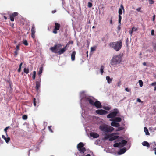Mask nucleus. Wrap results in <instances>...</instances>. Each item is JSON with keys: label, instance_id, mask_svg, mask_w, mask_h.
<instances>
[{"label": "nucleus", "instance_id": "nucleus-1", "mask_svg": "<svg viewBox=\"0 0 156 156\" xmlns=\"http://www.w3.org/2000/svg\"><path fill=\"white\" fill-rule=\"evenodd\" d=\"M80 106L83 111V107H87L89 105L92 106L94 105L98 108H101V105L100 101H95V100L93 97L87 95L84 91L80 93Z\"/></svg>", "mask_w": 156, "mask_h": 156}, {"label": "nucleus", "instance_id": "nucleus-2", "mask_svg": "<svg viewBox=\"0 0 156 156\" xmlns=\"http://www.w3.org/2000/svg\"><path fill=\"white\" fill-rule=\"evenodd\" d=\"M122 55L120 54L114 56L111 60V65L115 67L120 64L122 61Z\"/></svg>", "mask_w": 156, "mask_h": 156}, {"label": "nucleus", "instance_id": "nucleus-3", "mask_svg": "<svg viewBox=\"0 0 156 156\" xmlns=\"http://www.w3.org/2000/svg\"><path fill=\"white\" fill-rule=\"evenodd\" d=\"M99 129L101 131L105 133L111 132L114 129L113 127L105 123L101 124L99 127Z\"/></svg>", "mask_w": 156, "mask_h": 156}, {"label": "nucleus", "instance_id": "nucleus-4", "mask_svg": "<svg viewBox=\"0 0 156 156\" xmlns=\"http://www.w3.org/2000/svg\"><path fill=\"white\" fill-rule=\"evenodd\" d=\"M122 44V42L121 41H119L111 42L109 44V45L110 48L118 51L121 48Z\"/></svg>", "mask_w": 156, "mask_h": 156}, {"label": "nucleus", "instance_id": "nucleus-5", "mask_svg": "<svg viewBox=\"0 0 156 156\" xmlns=\"http://www.w3.org/2000/svg\"><path fill=\"white\" fill-rule=\"evenodd\" d=\"M127 143V141L121 137L118 139V141L114 144L113 146L115 147L121 148L124 146Z\"/></svg>", "mask_w": 156, "mask_h": 156}, {"label": "nucleus", "instance_id": "nucleus-6", "mask_svg": "<svg viewBox=\"0 0 156 156\" xmlns=\"http://www.w3.org/2000/svg\"><path fill=\"white\" fill-rule=\"evenodd\" d=\"M118 137V136L117 135L116 133H113L110 135H106L105 136V138L107 139L109 138V141H113L117 138Z\"/></svg>", "mask_w": 156, "mask_h": 156}, {"label": "nucleus", "instance_id": "nucleus-7", "mask_svg": "<svg viewBox=\"0 0 156 156\" xmlns=\"http://www.w3.org/2000/svg\"><path fill=\"white\" fill-rule=\"evenodd\" d=\"M61 47V44H58L55 45L54 47H51L50 48V50L52 51V52L56 53L58 52V50Z\"/></svg>", "mask_w": 156, "mask_h": 156}, {"label": "nucleus", "instance_id": "nucleus-8", "mask_svg": "<svg viewBox=\"0 0 156 156\" xmlns=\"http://www.w3.org/2000/svg\"><path fill=\"white\" fill-rule=\"evenodd\" d=\"M84 146L83 144L82 143H80L77 146L78 150L80 151L81 153H83L86 151L85 149L83 147Z\"/></svg>", "mask_w": 156, "mask_h": 156}, {"label": "nucleus", "instance_id": "nucleus-9", "mask_svg": "<svg viewBox=\"0 0 156 156\" xmlns=\"http://www.w3.org/2000/svg\"><path fill=\"white\" fill-rule=\"evenodd\" d=\"M118 111L117 109H115L114 111L107 115V117L108 118H111V119L117 115V114L118 113Z\"/></svg>", "mask_w": 156, "mask_h": 156}, {"label": "nucleus", "instance_id": "nucleus-10", "mask_svg": "<svg viewBox=\"0 0 156 156\" xmlns=\"http://www.w3.org/2000/svg\"><path fill=\"white\" fill-rule=\"evenodd\" d=\"M60 27V25L59 24L57 23H55V28L53 30V32L55 34H57V31L59 30Z\"/></svg>", "mask_w": 156, "mask_h": 156}, {"label": "nucleus", "instance_id": "nucleus-11", "mask_svg": "<svg viewBox=\"0 0 156 156\" xmlns=\"http://www.w3.org/2000/svg\"><path fill=\"white\" fill-rule=\"evenodd\" d=\"M96 112L98 114L102 115L107 114V111L102 109L97 110L96 111Z\"/></svg>", "mask_w": 156, "mask_h": 156}, {"label": "nucleus", "instance_id": "nucleus-12", "mask_svg": "<svg viewBox=\"0 0 156 156\" xmlns=\"http://www.w3.org/2000/svg\"><path fill=\"white\" fill-rule=\"evenodd\" d=\"M18 13L17 12H14L12 14L10 15V19L11 21H13L14 20V17L17 16Z\"/></svg>", "mask_w": 156, "mask_h": 156}, {"label": "nucleus", "instance_id": "nucleus-13", "mask_svg": "<svg viewBox=\"0 0 156 156\" xmlns=\"http://www.w3.org/2000/svg\"><path fill=\"white\" fill-rule=\"evenodd\" d=\"M110 120L112 122H119L122 120V119L120 117H115V118L111 119Z\"/></svg>", "mask_w": 156, "mask_h": 156}, {"label": "nucleus", "instance_id": "nucleus-14", "mask_svg": "<svg viewBox=\"0 0 156 156\" xmlns=\"http://www.w3.org/2000/svg\"><path fill=\"white\" fill-rule=\"evenodd\" d=\"M126 151V148L125 147H123L118 152V154L119 155H121L125 153Z\"/></svg>", "mask_w": 156, "mask_h": 156}, {"label": "nucleus", "instance_id": "nucleus-15", "mask_svg": "<svg viewBox=\"0 0 156 156\" xmlns=\"http://www.w3.org/2000/svg\"><path fill=\"white\" fill-rule=\"evenodd\" d=\"M90 136L93 137V138H97L99 136V135L97 133L95 132H91L90 133Z\"/></svg>", "mask_w": 156, "mask_h": 156}, {"label": "nucleus", "instance_id": "nucleus-16", "mask_svg": "<svg viewBox=\"0 0 156 156\" xmlns=\"http://www.w3.org/2000/svg\"><path fill=\"white\" fill-rule=\"evenodd\" d=\"M123 10V11H124V7L123 5L121 4L120 6V8L119 9L118 12L119 13V15H122V10Z\"/></svg>", "mask_w": 156, "mask_h": 156}, {"label": "nucleus", "instance_id": "nucleus-17", "mask_svg": "<svg viewBox=\"0 0 156 156\" xmlns=\"http://www.w3.org/2000/svg\"><path fill=\"white\" fill-rule=\"evenodd\" d=\"M67 45L64 47L63 48L61 49L58 51L59 54L60 55L63 53L66 50Z\"/></svg>", "mask_w": 156, "mask_h": 156}, {"label": "nucleus", "instance_id": "nucleus-18", "mask_svg": "<svg viewBox=\"0 0 156 156\" xmlns=\"http://www.w3.org/2000/svg\"><path fill=\"white\" fill-rule=\"evenodd\" d=\"M2 138L5 141V142L8 143L10 140V138L9 137H6L4 135H2Z\"/></svg>", "mask_w": 156, "mask_h": 156}, {"label": "nucleus", "instance_id": "nucleus-19", "mask_svg": "<svg viewBox=\"0 0 156 156\" xmlns=\"http://www.w3.org/2000/svg\"><path fill=\"white\" fill-rule=\"evenodd\" d=\"M111 125L112 126L115 127H118L120 125L119 123L115 122H113L111 123Z\"/></svg>", "mask_w": 156, "mask_h": 156}, {"label": "nucleus", "instance_id": "nucleus-20", "mask_svg": "<svg viewBox=\"0 0 156 156\" xmlns=\"http://www.w3.org/2000/svg\"><path fill=\"white\" fill-rule=\"evenodd\" d=\"M40 87V83L39 82L37 81L36 82V90L37 92L39 91V88Z\"/></svg>", "mask_w": 156, "mask_h": 156}, {"label": "nucleus", "instance_id": "nucleus-21", "mask_svg": "<svg viewBox=\"0 0 156 156\" xmlns=\"http://www.w3.org/2000/svg\"><path fill=\"white\" fill-rule=\"evenodd\" d=\"M76 52L74 51L72 52L71 54V59L72 61H74L75 59Z\"/></svg>", "mask_w": 156, "mask_h": 156}, {"label": "nucleus", "instance_id": "nucleus-22", "mask_svg": "<svg viewBox=\"0 0 156 156\" xmlns=\"http://www.w3.org/2000/svg\"><path fill=\"white\" fill-rule=\"evenodd\" d=\"M106 79L107 81V82L108 83L110 84L111 83L112 78H110L109 76L106 77Z\"/></svg>", "mask_w": 156, "mask_h": 156}, {"label": "nucleus", "instance_id": "nucleus-23", "mask_svg": "<svg viewBox=\"0 0 156 156\" xmlns=\"http://www.w3.org/2000/svg\"><path fill=\"white\" fill-rule=\"evenodd\" d=\"M142 144L144 146H146L147 147H149L150 146V145L146 141L143 142L142 143Z\"/></svg>", "mask_w": 156, "mask_h": 156}, {"label": "nucleus", "instance_id": "nucleus-24", "mask_svg": "<svg viewBox=\"0 0 156 156\" xmlns=\"http://www.w3.org/2000/svg\"><path fill=\"white\" fill-rule=\"evenodd\" d=\"M31 34H35V27L34 25H33L31 29Z\"/></svg>", "mask_w": 156, "mask_h": 156}, {"label": "nucleus", "instance_id": "nucleus-25", "mask_svg": "<svg viewBox=\"0 0 156 156\" xmlns=\"http://www.w3.org/2000/svg\"><path fill=\"white\" fill-rule=\"evenodd\" d=\"M104 66H101L100 67V72L102 75H103V73H104Z\"/></svg>", "mask_w": 156, "mask_h": 156}, {"label": "nucleus", "instance_id": "nucleus-26", "mask_svg": "<svg viewBox=\"0 0 156 156\" xmlns=\"http://www.w3.org/2000/svg\"><path fill=\"white\" fill-rule=\"evenodd\" d=\"M144 131L146 135H149V133L147 128L145 127L144 128Z\"/></svg>", "mask_w": 156, "mask_h": 156}, {"label": "nucleus", "instance_id": "nucleus-27", "mask_svg": "<svg viewBox=\"0 0 156 156\" xmlns=\"http://www.w3.org/2000/svg\"><path fill=\"white\" fill-rule=\"evenodd\" d=\"M43 67H41L39 68V70L38 72V74L40 75L42 72L43 70Z\"/></svg>", "mask_w": 156, "mask_h": 156}, {"label": "nucleus", "instance_id": "nucleus-28", "mask_svg": "<svg viewBox=\"0 0 156 156\" xmlns=\"http://www.w3.org/2000/svg\"><path fill=\"white\" fill-rule=\"evenodd\" d=\"M122 19V17L121 15H119V26L121 25V22Z\"/></svg>", "mask_w": 156, "mask_h": 156}, {"label": "nucleus", "instance_id": "nucleus-29", "mask_svg": "<svg viewBox=\"0 0 156 156\" xmlns=\"http://www.w3.org/2000/svg\"><path fill=\"white\" fill-rule=\"evenodd\" d=\"M24 72L26 73V74H27L29 72V69L28 68H25L24 69Z\"/></svg>", "mask_w": 156, "mask_h": 156}, {"label": "nucleus", "instance_id": "nucleus-30", "mask_svg": "<svg viewBox=\"0 0 156 156\" xmlns=\"http://www.w3.org/2000/svg\"><path fill=\"white\" fill-rule=\"evenodd\" d=\"M138 82L140 86V87H142L143 86V83L142 80H139Z\"/></svg>", "mask_w": 156, "mask_h": 156}, {"label": "nucleus", "instance_id": "nucleus-31", "mask_svg": "<svg viewBox=\"0 0 156 156\" xmlns=\"http://www.w3.org/2000/svg\"><path fill=\"white\" fill-rule=\"evenodd\" d=\"M103 108L107 110H109L110 109V107L109 106H104L103 107Z\"/></svg>", "mask_w": 156, "mask_h": 156}, {"label": "nucleus", "instance_id": "nucleus-32", "mask_svg": "<svg viewBox=\"0 0 156 156\" xmlns=\"http://www.w3.org/2000/svg\"><path fill=\"white\" fill-rule=\"evenodd\" d=\"M96 46H94L91 47V51L93 52L95 51L96 50Z\"/></svg>", "mask_w": 156, "mask_h": 156}, {"label": "nucleus", "instance_id": "nucleus-33", "mask_svg": "<svg viewBox=\"0 0 156 156\" xmlns=\"http://www.w3.org/2000/svg\"><path fill=\"white\" fill-rule=\"evenodd\" d=\"M33 73V74L32 76V78L34 80L36 77V72L35 71H34Z\"/></svg>", "mask_w": 156, "mask_h": 156}, {"label": "nucleus", "instance_id": "nucleus-34", "mask_svg": "<svg viewBox=\"0 0 156 156\" xmlns=\"http://www.w3.org/2000/svg\"><path fill=\"white\" fill-rule=\"evenodd\" d=\"M23 43L25 45L27 46L28 45V43L26 40H24L23 41Z\"/></svg>", "mask_w": 156, "mask_h": 156}, {"label": "nucleus", "instance_id": "nucleus-35", "mask_svg": "<svg viewBox=\"0 0 156 156\" xmlns=\"http://www.w3.org/2000/svg\"><path fill=\"white\" fill-rule=\"evenodd\" d=\"M132 29L133 30L134 32H135L136 31L138 30V28L137 27H135L134 26L132 27Z\"/></svg>", "mask_w": 156, "mask_h": 156}, {"label": "nucleus", "instance_id": "nucleus-36", "mask_svg": "<svg viewBox=\"0 0 156 156\" xmlns=\"http://www.w3.org/2000/svg\"><path fill=\"white\" fill-rule=\"evenodd\" d=\"M9 128V126L7 127L4 129V131L5 132L7 136H8V135L7 134V130Z\"/></svg>", "mask_w": 156, "mask_h": 156}, {"label": "nucleus", "instance_id": "nucleus-37", "mask_svg": "<svg viewBox=\"0 0 156 156\" xmlns=\"http://www.w3.org/2000/svg\"><path fill=\"white\" fill-rule=\"evenodd\" d=\"M92 3L90 2H88V6L89 8H90L92 7Z\"/></svg>", "mask_w": 156, "mask_h": 156}, {"label": "nucleus", "instance_id": "nucleus-38", "mask_svg": "<svg viewBox=\"0 0 156 156\" xmlns=\"http://www.w3.org/2000/svg\"><path fill=\"white\" fill-rule=\"evenodd\" d=\"M124 128L122 127H120L117 128L116 130V131H120L123 130Z\"/></svg>", "mask_w": 156, "mask_h": 156}, {"label": "nucleus", "instance_id": "nucleus-39", "mask_svg": "<svg viewBox=\"0 0 156 156\" xmlns=\"http://www.w3.org/2000/svg\"><path fill=\"white\" fill-rule=\"evenodd\" d=\"M150 4H152L154 2V0H148Z\"/></svg>", "mask_w": 156, "mask_h": 156}, {"label": "nucleus", "instance_id": "nucleus-40", "mask_svg": "<svg viewBox=\"0 0 156 156\" xmlns=\"http://www.w3.org/2000/svg\"><path fill=\"white\" fill-rule=\"evenodd\" d=\"M22 118L24 120H26L27 119V116L26 115H23Z\"/></svg>", "mask_w": 156, "mask_h": 156}, {"label": "nucleus", "instance_id": "nucleus-41", "mask_svg": "<svg viewBox=\"0 0 156 156\" xmlns=\"http://www.w3.org/2000/svg\"><path fill=\"white\" fill-rule=\"evenodd\" d=\"M154 49L156 51V44H154L153 45Z\"/></svg>", "mask_w": 156, "mask_h": 156}, {"label": "nucleus", "instance_id": "nucleus-42", "mask_svg": "<svg viewBox=\"0 0 156 156\" xmlns=\"http://www.w3.org/2000/svg\"><path fill=\"white\" fill-rule=\"evenodd\" d=\"M133 32H134V31H133V30L132 29L129 31V33L130 34L131 36H132V34Z\"/></svg>", "mask_w": 156, "mask_h": 156}, {"label": "nucleus", "instance_id": "nucleus-43", "mask_svg": "<svg viewBox=\"0 0 156 156\" xmlns=\"http://www.w3.org/2000/svg\"><path fill=\"white\" fill-rule=\"evenodd\" d=\"M20 44H19L17 45L16 46V50L17 51H18L20 49Z\"/></svg>", "mask_w": 156, "mask_h": 156}, {"label": "nucleus", "instance_id": "nucleus-44", "mask_svg": "<svg viewBox=\"0 0 156 156\" xmlns=\"http://www.w3.org/2000/svg\"><path fill=\"white\" fill-rule=\"evenodd\" d=\"M33 103H34V105L35 107L36 105V99L35 98H34Z\"/></svg>", "mask_w": 156, "mask_h": 156}, {"label": "nucleus", "instance_id": "nucleus-45", "mask_svg": "<svg viewBox=\"0 0 156 156\" xmlns=\"http://www.w3.org/2000/svg\"><path fill=\"white\" fill-rule=\"evenodd\" d=\"M51 126H48V129H49V131L51 132V133H53V131L52 130L51 128Z\"/></svg>", "mask_w": 156, "mask_h": 156}, {"label": "nucleus", "instance_id": "nucleus-46", "mask_svg": "<svg viewBox=\"0 0 156 156\" xmlns=\"http://www.w3.org/2000/svg\"><path fill=\"white\" fill-rule=\"evenodd\" d=\"M156 85V81L153 82L151 84V85L153 86H155Z\"/></svg>", "mask_w": 156, "mask_h": 156}, {"label": "nucleus", "instance_id": "nucleus-47", "mask_svg": "<svg viewBox=\"0 0 156 156\" xmlns=\"http://www.w3.org/2000/svg\"><path fill=\"white\" fill-rule=\"evenodd\" d=\"M136 10L139 12H142V11L141 10V8H138L136 9Z\"/></svg>", "mask_w": 156, "mask_h": 156}, {"label": "nucleus", "instance_id": "nucleus-48", "mask_svg": "<svg viewBox=\"0 0 156 156\" xmlns=\"http://www.w3.org/2000/svg\"><path fill=\"white\" fill-rule=\"evenodd\" d=\"M73 41H70L67 44V45H67H67H69L70 44H73Z\"/></svg>", "mask_w": 156, "mask_h": 156}, {"label": "nucleus", "instance_id": "nucleus-49", "mask_svg": "<svg viewBox=\"0 0 156 156\" xmlns=\"http://www.w3.org/2000/svg\"><path fill=\"white\" fill-rule=\"evenodd\" d=\"M117 85L118 87H119L120 86V85H121V82L119 81L117 83Z\"/></svg>", "mask_w": 156, "mask_h": 156}, {"label": "nucleus", "instance_id": "nucleus-50", "mask_svg": "<svg viewBox=\"0 0 156 156\" xmlns=\"http://www.w3.org/2000/svg\"><path fill=\"white\" fill-rule=\"evenodd\" d=\"M125 90L126 91L129 92L130 91V90L128 88H126L125 89Z\"/></svg>", "mask_w": 156, "mask_h": 156}, {"label": "nucleus", "instance_id": "nucleus-51", "mask_svg": "<svg viewBox=\"0 0 156 156\" xmlns=\"http://www.w3.org/2000/svg\"><path fill=\"white\" fill-rule=\"evenodd\" d=\"M18 51L17 50H16V51H15V56H16L17 55V53H18Z\"/></svg>", "mask_w": 156, "mask_h": 156}, {"label": "nucleus", "instance_id": "nucleus-52", "mask_svg": "<svg viewBox=\"0 0 156 156\" xmlns=\"http://www.w3.org/2000/svg\"><path fill=\"white\" fill-rule=\"evenodd\" d=\"M151 34L152 35H154V30L153 29L151 31Z\"/></svg>", "mask_w": 156, "mask_h": 156}, {"label": "nucleus", "instance_id": "nucleus-53", "mask_svg": "<svg viewBox=\"0 0 156 156\" xmlns=\"http://www.w3.org/2000/svg\"><path fill=\"white\" fill-rule=\"evenodd\" d=\"M137 102H142V101H141V100L139 99V98H138L137 100Z\"/></svg>", "mask_w": 156, "mask_h": 156}, {"label": "nucleus", "instance_id": "nucleus-54", "mask_svg": "<svg viewBox=\"0 0 156 156\" xmlns=\"http://www.w3.org/2000/svg\"><path fill=\"white\" fill-rule=\"evenodd\" d=\"M31 37H32L33 38H35V35H34V34H31Z\"/></svg>", "mask_w": 156, "mask_h": 156}, {"label": "nucleus", "instance_id": "nucleus-55", "mask_svg": "<svg viewBox=\"0 0 156 156\" xmlns=\"http://www.w3.org/2000/svg\"><path fill=\"white\" fill-rule=\"evenodd\" d=\"M110 23L111 25L112 24V18L110 20Z\"/></svg>", "mask_w": 156, "mask_h": 156}, {"label": "nucleus", "instance_id": "nucleus-56", "mask_svg": "<svg viewBox=\"0 0 156 156\" xmlns=\"http://www.w3.org/2000/svg\"><path fill=\"white\" fill-rule=\"evenodd\" d=\"M155 15H154L153 16V20H152L153 21H154L155 20Z\"/></svg>", "mask_w": 156, "mask_h": 156}, {"label": "nucleus", "instance_id": "nucleus-57", "mask_svg": "<svg viewBox=\"0 0 156 156\" xmlns=\"http://www.w3.org/2000/svg\"><path fill=\"white\" fill-rule=\"evenodd\" d=\"M21 67H19L18 69V72H20L21 71Z\"/></svg>", "mask_w": 156, "mask_h": 156}, {"label": "nucleus", "instance_id": "nucleus-58", "mask_svg": "<svg viewBox=\"0 0 156 156\" xmlns=\"http://www.w3.org/2000/svg\"><path fill=\"white\" fill-rule=\"evenodd\" d=\"M81 115L83 118H84L85 117V116L84 115V114H83V112H82V113Z\"/></svg>", "mask_w": 156, "mask_h": 156}, {"label": "nucleus", "instance_id": "nucleus-59", "mask_svg": "<svg viewBox=\"0 0 156 156\" xmlns=\"http://www.w3.org/2000/svg\"><path fill=\"white\" fill-rule=\"evenodd\" d=\"M56 12V10H53L52 11V13H55V12Z\"/></svg>", "mask_w": 156, "mask_h": 156}, {"label": "nucleus", "instance_id": "nucleus-60", "mask_svg": "<svg viewBox=\"0 0 156 156\" xmlns=\"http://www.w3.org/2000/svg\"><path fill=\"white\" fill-rule=\"evenodd\" d=\"M22 64H23V63L22 62L21 63L19 67L21 68V66H22Z\"/></svg>", "mask_w": 156, "mask_h": 156}, {"label": "nucleus", "instance_id": "nucleus-61", "mask_svg": "<svg viewBox=\"0 0 156 156\" xmlns=\"http://www.w3.org/2000/svg\"><path fill=\"white\" fill-rule=\"evenodd\" d=\"M4 18L5 20H7V17H6V16H4Z\"/></svg>", "mask_w": 156, "mask_h": 156}, {"label": "nucleus", "instance_id": "nucleus-62", "mask_svg": "<svg viewBox=\"0 0 156 156\" xmlns=\"http://www.w3.org/2000/svg\"><path fill=\"white\" fill-rule=\"evenodd\" d=\"M143 65L144 66H146V63L145 62H144V63H143Z\"/></svg>", "mask_w": 156, "mask_h": 156}, {"label": "nucleus", "instance_id": "nucleus-63", "mask_svg": "<svg viewBox=\"0 0 156 156\" xmlns=\"http://www.w3.org/2000/svg\"><path fill=\"white\" fill-rule=\"evenodd\" d=\"M154 90L156 91V86L154 87Z\"/></svg>", "mask_w": 156, "mask_h": 156}, {"label": "nucleus", "instance_id": "nucleus-64", "mask_svg": "<svg viewBox=\"0 0 156 156\" xmlns=\"http://www.w3.org/2000/svg\"><path fill=\"white\" fill-rule=\"evenodd\" d=\"M155 154L156 155V148H155Z\"/></svg>", "mask_w": 156, "mask_h": 156}]
</instances>
